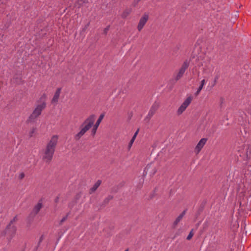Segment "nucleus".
<instances>
[{
  "mask_svg": "<svg viewBox=\"0 0 251 251\" xmlns=\"http://www.w3.org/2000/svg\"><path fill=\"white\" fill-rule=\"evenodd\" d=\"M192 98L191 96L188 97L182 104L179 106L177 110V114L178 115H181L186 109V108L191 103Z\"/></svg>",
  "mask_w": 251,
  "mask_h": 251,
  "instance_id": "obj_6",
  "label": "nucleus"
},
{
  "mask_svg": "<svg viewBox=\"0 0 251 251\" xmlns=\"http://www.w3.org/2000/svg\"><path fill=\"white\" fill-rule=\"evenodd\" d=\"M112 199V196H109L107 198V199H107V201H109V200H111Z\"/></svg>",
  "mask_w": 251,
  "mask_h": 251,
  "instance_id": "obj_24",
  "label": "nucleus"
},
{
  "mask_svg": "<svg viewBox=\"0 0 251 251\" xmlns=\"http://www.w3.org/2000/svg\"><path fill=\"white\" fill-rule=\"evenodd\" d=\"M36 129L35 128H32L29 132V136L32 137L36 131Z\"/></svg>",
  "mask_w": 251,
  "mask_h": 251,
  "instance_id": "obj_17",
  "label": "nucleus"
},
{
  "mask_svg": "<svg viewBox=\"0 0 251 251\" xmlns=\"http://www.w3.org/2000/svg\"><path fill=\"white\" fill-rule=\"evenodd\" d=\"M206 141L207 139L204 138L200 140V141L197 144L195 149V152H196V154H198L200 152V151L203 148L204 145L206 144Z\"/></svg>",
  "mask_w": 251,
  "mask_h": 251,
  "instance_id": "obj_8",
  "label": "nucleus"
},
{
  "mask_svg": "<svg viewBox=\"0 0 251 251\" xmlns=\"http://www.w3.org/2000/svg\"><path fill=\"white\" fill-rule=\"evenodd\" d=\"M148 19L149 15L147 14H144L143 16L141 18L137 25V29L139 31H141V30L143 29L144 25L147 22Z\"/></svg>",
  "mask_w": 251,
  "mask_h": 251,
  "instance_id": "obj_7",
  "label": "nucleus"
},
{
  "mask_svg": "<svg viewBox=\"0 0 251 251\" xmlns=\"http://www.w3.org/2000/svg\"><path fill=\"white\" fill-rule=\"evenodd\" d=\"M58 136L57 135L52 136L47 144L46 149L44 150L42 158L46 162L48 163L51 160L58 142Z\"/></svg>",
  "mask_w": 251,
  "mask_h": 251,
  "instance_id": "obj_1",
  "label": "nucleus"
},
{
  "mask_svg": "<svg viewBox=\"0 0 251 251\" xmlns=\"http://www.w3.org/2000/svg\"><path fill=\"white\" fill-rule=\"evenodd\" d=\"M17 221V217H14L12 220H11L9 224L6 227L5 229L6 234L9 235L11 238H12L16 233L17 228L15 225L14 224Z\"/></svg>",
  "mask_w": 251,
  "mask_h": 251,
  "instance_id": "obj_5",
  "label": "nucleus"
},
{
  "mask_svg": "<svg viewBox=\"0 0 251 251\" xmlns=\"http://www.w3.org/2000/svg\"><path fill=\"white\" fill-rule=\"evenodd\" d=\"M42 202L41 201H39L37 204L34 207L32 212L35 215L37 214L42 207Z\"/></svg>",
  "mask_w": 251,
  "mask_h": 251,
  "instance_id": "obj_13",
  "label": "nucleus"
},
{
  "mask_svg": "<svg viewBox=\"0 0 251 251\" xmlns=\"http://www.w3.org/2000/svg\"><path fill=\"white\" fill-rule=\"evenodd\" d=\"M95 121V116L94 115L89 116L80 125L79 132L74 135V139L75 141H79L92 127Z\"/></svg>",
  "mask_w": 251,
  "mask_h": 251,
  "instance_id": "obj_2",
  "label": "nucleus"
},
{
  "mask_svg": "<svg viewBox=\"0 0 251 251\" xmlns=\"http://www.w3.org/2000/svg\"><path fill=\"white\" fill-rule=\"evenodd\" d=\"M61 88H58L56 89L54 94V96L51 100V103L52 104H56L57 103L61 93Z\"/></svg>",
  "mask_w": 251,
  "mask_h": 251,
  "instance_id": "obj_10",
  "label": "nucleus"
},
{
  "mask_svg": "<svg viewBox=\"0 0 251 251\" xmlns=\"http://www.w3.org/2000/svg\"><path fill=\"white\" fill-rule=\"evenodd\" d=\"M129 14V12H126V11H125L123 14H122V17H126L127 16V15Z\"/></svg>",
  "mask_w": 251,
  "mask_h": 251,
  "instance_id": "obj_21",
  "label": "nucleus"
},
{
  "mask_svg": "<svg viewBox=\"0 0 251 251\" xmlns=\"http://www.w3.org/2000/svg\"><path fill=\"white\" fill-rule=\"evenodd\" d=\"M205 83H206V82H205V79H202L201 81V84H200V86L199 87V88H198L197 91L195 93V96H198L199 95L200 92L202 89L203 87L205 84Z\"/></svg>",
  "mask_w": 251,
  "mask_h": 251,
  "instance_id": "obj_14",
  "label": "nucleus"
},
{
  "mask_svg": "<svg viewBox=\"0 0 251 251\" xmlns=\"http://www.w3.org/2000/svg\"><path fill=\"white\" fill-rule=\"evenodd\" d=\"M47 96L45 94L42 95L40 98V102L37 104L32 113L29 117L27 121L28 122H33L35 121L37 117H38L41 114L42 111L46 107V103L45 100Z\"/></svg>",
  "mask_w": 251,
  "mask_h": 251,
  "instance_id": "obj_3",
  "label": "nucleus"
},
{
  "mask_svg": "<svg viewBox=\"0 0 251 251\" xmlns=\"http://www.w3.org/2000/svg\"><path fill=\"white\" fill-rule=\"evenodd\" d=\"M159 105L157 103H154L151 107L148 114V117L151 118L155 113L156 111L158 108Z\"/></svg>",
  "mask_w": 251,
  "mask_h": 251,
  "instance_id": "obj_11",
  "label": "nucleus"
},
{
  "mask_svg": "<svg viewBox=\"0 0 251 251\" xmlns=\"http://www.w3.org/2000/svg\"><path fill=\"white\" fill-rule=\"evenodd\" d=\"M68 215H69V214H68L67 215H66L65 216H64V217H63L62 218V219L60 221V223H59L60 225H61L64 222H65L66 220V219H67V217L68 216Z\"/></svg>",
  "mask_w": 251,
  "mask_h": 251,
  "instance_id": "obj_18",
  "label": "nucleus"
},
{
  "mask_svg": "<svg viewBox=\"0 0 251 251\" xmlns=\"http://www.w3.org/2000/svg\"><path fill=\"white\" fill-rule=\"evenodd\" d=\"M88 0H80L78 1L79 5H81L83 3H87Z\"/></svg>",
  "mask_w": 251,
  "mask_h": 251,
  "instance_id": "obj_19",
  "label": "nucleus"
},
{
  "mask_svg": "<svg viewBox=\"0 0 251 251\" xmlns=\"http://www.w3.org/2000/svg\"><path fill=\"white\" fill-rule=\"evenodd\" d=\"M89 23H88V24H87V25H86V26H85V28H86L89 26Z\"/></svg>",
  "mask_w": 251,
  "mask_h": 251,
  "instance_id": "obj_26",
  "label": "nucleus"
},
{
  "mask_svg": "<svg viewBox=\"0 0 251 251\" xmlns=\"http://www.w3.org/2000/svg\"><path fill=\"white\" fill-rule=\"evenodd\" d=\"M125 251H128V249H126Z\"/></svg>",
  "mask_w": 251,
  "mask_h": 251,
  "instance_id": "obj_27",
  "label": "nucleus"
},
{
  "mask_svg": "<svg viewBox=\"0 0 251 251\" xmlns=\"http://www.w3.org/2000/svg\"><path fill=\"white\" fill-rule=\"evenodd\" d=\"M138 130H137L134 134V135L133 136V137H135V138H136V136H137V135L138 134Z\"/></svg>",
  "mask_w": 251,
  "mask_h": 251,
  "instance_id": "obj_23",
  "label": "nucleus"
},
{
  "mask_svg": "<svg viewBox=\"0 0 251 251\" xmlns=\"http://www.w3.org/2000/svg\"><path fill=\"white\" fill-rule=\"evenodd\" d=\"M101 183V180H98L93 185V186L90 189V193H93L95 192L97 188L100 186Z\"/></svg>",
  "mask_w": 251,
  "mask_h": 251,
  "instance_id": "obj_15",
  "label": "nucleus"
},
{
  "mask_svg": "<svg viewBox=\"0 0 251 251\" xmlns=\"http://www.w3.org/2000/svg\"><path fill=\"white\" fill-rule=\"evenodd\" d=\"M25 177V174L23 173H22L19 175V177L20 179H23Z\"/></svg>",
  "mask_w": 251,
  "mask_h": 251,
  "instance_id": "obj_22",
  "label": "nucleus"
},
{
  "mask_svg": "<svg viewBox=\"0 0 251 251\" xmlns=\"http://www.w3.org/2000/svg\"><path fill=\"white\" fill-rule=\"evenodd\" d=\"M136 138H135V137H132L131 140L130 141L129 144H128V149H130L131 147V146H132V144L133 143H134L135 140Z\"/></svg>",
  "mask_w": 251,
  "mask_h": 251,
  "instance_id": "obj_16",
  "label": "nucleus"
},
{
  "mask_svg": "<svg viewBox=\"0 0 251 251\" xmlns=\"http://www.w3.org/2000/svg\"><path fill=\"white\" fill-rule=\"evenodd\" d=\"M189 65V62L187 60L183 63L181 67L174 74V77L176 81L179 80L183 76Z\"/></svg>",
  "mask_w": 251,
  "mask_h": 251,
  "instance_id": "obj_4",
  "label": "nucleus"
},
{
  "mask_svg": "<svg viewBox=\"0 0 251 251\" xmlns=\"http://www.w3.org/2000/svg\"><path fill=\"white\" fill-rule=\"evenodd\" d=\"M149 167L150 166L149 165H148L146 167V169H147L148 170L149 168Z\"/></svg>",
  "mask_w": 251,
  "mask_h": 251,
  "instance_id": "obj_25",
  "label": "nucleus"
},
{
  "mask_svg": "<svg viewBox=\"0 0 251 251\" xmlns=\"http://www.w3.org/2000/svg\"><path fill=\"white\" fill-rule=\"evenodd\" d=\"M186 213V211H183L176 219L173 223V226L175 227L178 223L182 219Z\"/></svg>",
  "mask_w": 251,
  "mask_h": 251,
  "instance_id": "obj_12",
  "label": "nucleus"
},
{
  "mask_svg": "<svg viewBox=\"0 0 251 251\" xmlns=\"http://www.w3.org/2000/svg\"><path fill=\"white\" fill-rule=\"evenodd\" d=\"M193 235L194 234L193 233V230H191L189 233V235H188V236L187 237V239L188 240H190L193 237Z\"/></svg>",
  "mask_w": 251,
  "mask_h": 251,
  "instance_id": "obj_20",
  "label": "nucleus"
},
{
  "mask_svg": "<svg viewBox=\"0 0 251 251\" xmlns=\"http://www.w3.org/2000/svg\"><path fill=\"white\" fill-rule=\"evenodd\" d=\"M104 116V114H101L99 117V119L97 121V122L95 123V124L94 125V126H93V128L91 130V133L93 135H95L96 131L97 130V129L100 125V123H101V121L102 120Z\"/></svg>",
  "mask_w": 251,
  "mask_h": 251,
  "instance_id": "obj_9",
  "label": "nucleus"
}]
</instances>
